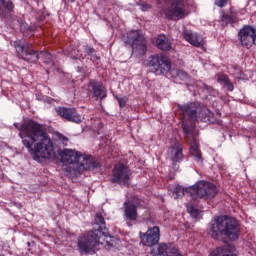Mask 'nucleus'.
Instances as JSON below:
<instances>
[{
	"label": "nucleus",
	"mask_w": 256,
	"mask_h": 256,
	"mask_svg": "<svg viewBox=\"0 0 256 256\" xmlns=\"http://www.w3.org/2000/svg\"><path fill=\"white\" fill-rule=\"evenodd\" d=\"M14 127L20 131L19 137L34 161L42 163V161H51L55 157L53 141L41 124L30 120L23 124L14 123Z\"/></svg>",
	"instance_id": "f257e3e1"
},
{
	"label": "nucleus",
	"mask_w": 256,
	"mask_h": 256,
	"mask_svg": "<svg viewBox=\"0 0 256 256\" xmlns=\"http://www.w3.org/2000/svg\"><path fill=\"white\" fill-rule=\"evenodd\" d=\"M105 230V219L97 213L94 219V230L78 238V249L80 253H95L99 247L111 249L113 247V237L103 232Z\"/></svg>",
	"instance_id": "f03ea898"
},
{
	"label": "nucleus",
	"mask_w": 256,
	"mask_h": 256,
	"mask_svg": "<svg viewBox=\"0 0 256 256\" xmlns=\"http://www.w3.org/2000/svg\"><path fill=\"white\" fill-rule=\"evenodd\" d=\"M62 171L66 177H74L83 171L97 169L99 165L90 155L82 154L73 149H64L60 152Z\"/></svg>",
	"instance_id": "7ed1b4c3"
},
{
	"label": "nucleus",
	"mask_w": 256,
	"mask_h": 256,
	"mask_svg": "<svg viewBox=\"0 0 256 256\" xmlns=\"http://www.w3.org/2000/svg\"><path fill=\"white\" fill-rule=\"evenodd\" d=\"M208 235L215 241H237L239 222L229 216H214L208 224Z\"/></svg>",
	"instance_id": "20e7f679"
},
{
	"label": "nucleus",
	"mask_w": 256,
	"mask_h": 256,
	"mask_svg": "<svg viewBox=\"0 0 256 256\" xmlns=\"http://www.w3.org/2000/svg\"><path fill=\"white\" fill-rule=\"evenodd\" d=\"M169 195L173 199H180V197H191L192 199H213L217 195V186L207 181H198L193 186L183 188L180 185L169 188Z\"/></svg>",
	"instance_id": "39448f33"
},
{
	"label": "nucleus",
	"mask_w": 256,
	"mask_h": 256,
	"mask_svg": "<svg viewBox=\"0 0 256 256\" xmlns=\"http://www.w3.org/2000/svg\"><path fill=\"white\" fill-rule=\"evenodd\" d=\"M14 47L17 55L29 63H37L39 59H41L46 65H51L53 61V56H51V53L43 51L37 52L33 50V46L25 40L14 41Z\"/></svg>",
	"instance_id": "423d86ee"
},
{
	"label": "nucleus",
	"mask_w": 256,
	"mask_h": 256,
	"mask_svg": "<svg viewBox=\"0 0 256 256\" xmlns=\"http://www.w3.org/2000/svg\"><path fill=\"white\" fill-rule=\"evenodd\" d=\"M148 65L152 67L156 73L165 75V73H169L170 71V75L174 79H180V81H187V79H189V75L185 71L179 69L171 70V62H169V59L163 56V54L151 56L148 59Z\"/></svg>",
	"instance_id": "0eeeda50"
},
{
	"label": "nucleus",
	"mask_w": 256,
	"mask_h": 256,
	"mask_svg": "<svg viewBox=\"0 0 256 256\" xmlns=\"http://www.w3.org/2000/svg\"><path fill=\"white\" fill-rule=\"evenodd\" d=\"M182 115L189 117L192 121L211 123L213 121V113L207 109L202 108L198 103H188L184 105H178Z\"/></svg>",
	"instance_id": "6e6552de"
},
{
	"label": "nucleus",
	"mask_w": 256,
	"mask_h": 256,
	"mask_svg": "<svg viewBox=\"0 0 256 256\" xmlns=\"http://www.w3.org/2000/svg\"><path fill=\"white\" fill-rule=\"evenodd\" d=\"M126 35L127 38H123V41L131 45L132 54L136 55V57H143L147 52V41L143 32L140 30H131Z\"/></svg>",
	"instance_id": "1a4fd4ad"
},
{
	"label": "nucleus",
	"mask_w": 256,
	"mask_h": 256,
	"mask_svg": "<svg viewBox=\"0 0 256 256\" xmlns=\"http://www.w3.org/2000/svg\"><path fill=\"white\" fill-rule=\"evenodd\" d=\"M182 129L184 131L187 141H190V155L194 157V161H196L198 165H202L203 157L201 156V150L199 149V141L195 136H193V133H191V128L189 127V125H187V123H182Z\"/></svg>",
	"instance_id": "9d476101"
},
{
	"label": "nucleus",
	"mask_w": 256,
	"mask_h": 256,
	"mask_svg": "<svg viewBox=\"0 0 256 256\" xmlns=\"http://www.w3.org/2000/svg\"><path fill=\"white\" fill-rule=\"evenodd\" d=\"M164 2H169L170 7L164 9L162 11L163 15L167 19H172L177 21L179 19H183L185 17V2L183 0H162Z\"/></svg>",
	"instance_id": "9b49d317"
},
{
	"label": "nucleus",
	"mask_w": 256,
	"mask_h": 256,
	"mask_svg": "<svg viewBox=\"0 0 256 256\" xmlns=\"http://www.w3.org/2000/svg\"><path fill=\"white\" fill-rule=\"evenodd\" d=\"M129 179H131V170L125 164H117L112 171L111 183L128 185Z\"/></svg>",
	"instance_id": "f8f14e48"
},
{
	"label": "nucleus",
	"mask_w": 256,
	"mask_h": 256,
	"mask_svg": "<svg viewBox=\"0 0 256 256\" xmlns=\"http://www.w3.org/2000/svg\"><path fill=\"white\" fill-rule=\"evenodd\" d=\"M238 38L242 47H245L246 49H251L253 45H256L255 27L244 26L238 32Z\"/></svg>",
	"instance_id": "ddd939ff"
},
{
	"label": "nucleus",
	"mask_w": 256,
	"mask_h": 256,
	"mask_svg": "<svg viewBox=\"0 0 256 256\" xmlns=\"http://www.w3.org/2000/svg\"><path fill=\"white\" fill-rule=\"evenodd\" d=\"M141 237V243L145 245V247H153L159 243V239L161 238V231L159 227L154 226L149 228L145 234Z\"/></svg>",
	"instance_id": "4468645a"
},
{
	"label": "nucleus",
	"mask_w": 256,
	"mask_h": 256,
	"mask_svg": "<svg viewBox=\"0 0 256 256\" xmlns=\"http://www.w3.org/2000/svg\"><path fill=\"white\" fill-rule=\"evenodd\" d=\"M56 111L60 117L71 123H81V121H83V116L77 113L75 108L59 107Z\"/></svg>",
	"instance_id": "2eb2a0df"
},
{
	"label": "nucleus",
	"mask_w": 256,
	"mask_h": 256,
	"mask_svg": "<svg viewBox=\"0 0 256 256\" xmlns=\"http://www.w3.org/2000/svg\"><path fill=\"white\" fill-rule=\"evenodd\" d=\"M182 36L184 37L185 41L193 45V47H203L205 41L203 37L187 28H183Z\"/></svg>",
	"instance_id": "dca6fc26"
},
{
	"label": "nucleus",
	"mask_w": 256,
	"mask_h": 256,
	"mask_svg": "<svg viewBox=\"0 0 256 256\" xmlns=\"http://www.w3.org/2000/svg\"><path fill=\"white\" fill-rule=\"evenodd\" d=\"M88 91L89 93L93 94V97H95V99L103 100L107 97V91H105V87L103 86V84L95 80H91L89 82Z\"/></svg>",
	"instance_id": "f3484780"
},
{
	"label": "nucleus",
	"mask_w": 256,
	"mask_h": 256,
	"mask_svg": "<svg viewBox=\"0 0 256 256\" xmlns=\"http://www.w3.org/2000/svg\"><path fill=\"white\" fill-rule=\"evenodd\" d=\"M239 251L235 248V245L229 244L223 247H217L210 253V256H237Z\"/></svg>",
	"instance_id": "a211bd4d"
},
{
	"label": "nucleus",
	"mask_w": 256,
	"mask_h": 256,
	"mask_svg": "<svg viewBox=\"0 0 256 256\" xmlns=\"http://www.w3.org/2000/svg\"><path fill=\"white\" fill-rule=\"evenodd\" d=\"M158 256H183L173 244H159Z\"/></svg>",
	"instance_id": "6ab92c4d"
},
{
	"label": "nucleus",
	"mask_w": 256,
	"mask_h": 256,
	"mask_svg": "<svg viewBox=\"0 0 256 256\" xmlns=\"http://www.w3.org/2000/svg\"><path fill=\"white\" fill-rule=\"evenodd\" d=\"M172 163L174 169H177V163H181L183 160V144L175 142L171 148Z\"/></svg>",
	"instance_id": "aec40b11"
},
{
	"label": "nucleus",
	"mask_w": 256,
	"mask_h": 256,
	"mask_svg": "<svg viewBox=\"0 0 256 256\" xmlns=\"http://www.w3.org/2000/svg\"><path fill=\"white\" fill-rule=\"evenodd\" d=\"M124 216L126 221H137V206L133 202L124 203Z\"/></svg>",
	"instance_id": "412c9836"
},
{
	"label": "nucleus",
	"mask_w": 256,
	"mask_h": 256,
	"mask_svg": "<svg viewBox=\"0 0 256 256\" xmlns=\"http://www.w3.org/2000/svg\"><path fill=\"white\" fill-rule=\"evenodd\" d=\"M156 46L160 51H171V40L165 35H159L156 39Z\"/></svg>",
	"instance_id": "4be33fe9"
},
{
	"label": "nucleus",
	"mask_w": 256,
	"mask_h": 256,
	"mask_svg": "<svg viewBox=\"0 0 256 256\" xmlns=\"http://www.w3.org/2000/svg\"><path fill=\"white\" fill-rule=\"evenodd\" d=\"M218 83L220 85H223V87H226L228 91H233L234 87L231 81H229V77H227L225 74H221L218 76Z\"/></svg>",
	"instance_id": "5701e85b"
},
{
	"label": "nucleus",
	"mask_w": 256,
	"mask_h": 256,
	"mask_svg": "<svg viewBox=\"0 0 256 256\" xmlns=\"http://www.w3.org/2000/svg\"><path fill=\"white\" fill-rule=\"evenodd\" d=\"M220 21L222 23V27H227V25H235L237 23V19L229 14H222Z\"/></svg>",
	"instance_id": "b1692460"
},
{
	"label": "nucleus",
	"mask_w": 256,
	"mask_h": 256,
	"mask_svg": "<svg viewBox=\"0 0 256 256\" xmlns=\"http://www.w3.org/2000/svg\"><path fill=\"white\" fill-rule=\"evenodd\" d=\"M186 208L191 217H193V219H201V215H203V212L194 208L193 204L186 203Z\"/></svg>",
	"instance_id": "393cba45"
},
{
	"label": "nucleus",
	"mask_w": 256,
	"mask_h": 256,
	"mask_svg": "<svg viewBox=\"0 0 256 256\" xmlns=\"http://www.w3.org/2000/svg\"><path fill=\"white\" fill-rule=\"evenodd\" d=\"M2 5L4 7V9H6V11H13V9H15V5H13V2L11 0H4L2 2Z\"/></svg>",
	"instance_id": "a878e982"
},
{
	"label": "nucleus",
	"mask_w": 256,
	"mask_h": 256,
	"mask_svg": "<svg viewBox=\"0 0 256 256\" xmlns=\"http://www.w3.org/2000/svg\"><path fill=\"white\" fill-rule=\"evenodd\" d=\"M79 53V50H72L68 55L69 57H71V59H79L81 61V59H85V56H83V54H77Z\"/></svg>",
	"instance_id": "bb28decb"
},
{
	"label": "nucleus",
	"mask_w": 256,
	"mask_h": 256,
	"mask_svg": "<svg viewBox=\"0 0 256 256\" xmlns=\"http://www.w3.org/2000/svg\"><path fill=\"white\" fill-rule=\"evenodd\" d=\"M116 99L119 103V107H125V105H127L128 98L126 96L124 97L116 96Z\"/></svg>",
	"instance_id": "cd10ccee"
},
{
	"label": "nucleus",
	"mask_w": 256,
	"mask_h": 256,
	"mask_svg": "<svg viewBox=\"0 0 256 256\" xmlns=\"http://www.w3.org/2000/svg\"><path fill=\"white\" fill-rule=\"evenodd\" d=\"M138 6L140 7L141 11H149V9H151V5L145 2H141Z\"/></svg>",
	"instance_id": "c85d7f7f"
},
{
	"label": "nucleus",
	"mask_w": 256,
	"mask_h": 256,
	"mask_svg": "<svg viewBox=\"0 0 256 256\" xmlns=\"http://www.w3.org/2000/svg\"><path fill=\"white\" fill-rule=\"evenodd\" d=\"M202 87L204 88L205 91H207V93H209L210 95H215V90H213L212 87L207 86L205 84H202Z\"/></svg>",
	"instance_id": "c756f323"
},
{
	"label": "nucleus",
	"mask_w": 256,
	"mask_h": 256,
	"mask_svg": "<svg viewBox=\"0 0 256 256\" xmlns=\"http://www.w3.org/2000/svg\"><path fill=\"white\" fill-rule=\"evenodd\" d=\"M215 5H217V7H225L227 0H215Z\"/></svg>",
	"instance_id": "7c9ffc66"
},
{
	"label": "nucleus",
	"mask_w": 256,
	"mask_h": 256,
	"mask_svg": "<svg viewBox=\"0 0 256 256\" xmlns=\"http://www.w3.org/2000/svg\"><path fill=\"white\" fill-rule=\"evenodd\" d=\"M86 55H93V47L87 45L85 46Z\"/></svg>",
	"instance_id": "2f4dec72"
},
{
	"label": "nucleus",
	"mask_w": 256,
	"mask_h": 256,
	"mask_svg": "<svg viewBox=\"0 0 256 256\" xmlns=\"http://www.w3.org/2000/svg\"><path fill=\"white\" fill-rule=\"evenodd\" d=\"M62 141H68L67 137H63Z\"/></svg>",
	"instance_id": "473e14b6"
},
{
	"label": "nucleus",
	"mask_w": 256,
	"mask_h": 256,
	"mask_svg": "<svg viewBox=\"0 0 256 256\" xmlns=\"http://www.w3.org/2000/svg\"><path fill=\"white\" fill-rule=\"evenodd\" d=\"M68 1H70V3H74L75 0H68Z\"/></svg>",
	"instance_id": "72a5a7b5"
},
{
	"label": "nucleus",
	"mask_w": 256,
	"mask_h": 256,
	"mask_svg": "<svg viewBox=\"0 0 256 256\" xmlns=\"http://www.w3.org/2000/svg\"><path fill=\"white\" fill-rule=\"evenodd\" d=\"M170 179H173V176H170Z\"/></svg>",
	"instance_id": "f704fd0d"
},
{
	"label": "nucleus",
	"mask_w": 256,
	"mask_h": 256,
	"mask_svg": "<svg viewBox=\"0 0 256 256\" xmlns=\"http://www.w3.org/2000/svg\"><path fill=\"white\" fill-rule=\"evenodd\" d=\"M1 1V3L4 1V0H0Z\"/></svg>",
	"instance_id": "c9c22d12"
}]
</instances>
